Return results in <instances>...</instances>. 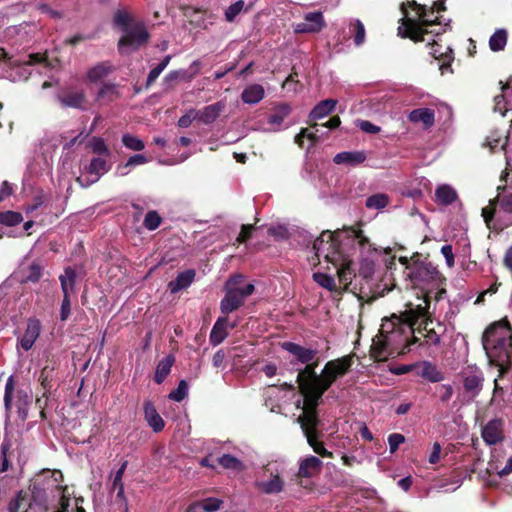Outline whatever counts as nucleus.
<instances>
[{"label":"nucleus","instance_id":"obj_23","mask_svg":"<svg viewBox=\"0 0 512 512\" xmlns=\"http://www.w3.org/2000/svg\"><path fill=\"white\" fill-rule=\"evenodd\" d=\"M482 437L489 445H495L503 440V420H490L482 429Z\"/></svg>","mask_w":512,"mask_h":512},{"label":"nucleus","instance_id":"obj_20","mask_svg":"<svg viewBox=\"0 0 512 512\" xmlns=\"http://www.w3.org/2000/svg\"><path fill=\"white\" fill-rule=\"evenodd\" d=\"M58 101L63 108L86 110L87 97L84 90L67 89L58 95Z\"/></svg>","mask_w":512,"mask_h":512},{"label":"nucleus","instance_id":"obj_64","mask_svg":"<svg viewBox=\"0 0 512 512\" xmlns=\"http://www.w3.org/2000/svg\"><path fill=\"white\" fill-rule=\"evenodd\" d=\"M354 35V43L359 46L364 43L365 40V28L363 23L360 20H355L352 23Z\"/></svg>","mask_w":512,"mask_h":512},{"label":"nucleus","instance_id":"obj_54","mask_svg":"<svg viewBox=\"0 0 512 512\" xmlns=\"http://www.w3.org/2000/svg\"><path fill=\"white\" fill-rule=\"evenodd\" d=\"M245 2L244 0H238L235 3L231 4L226 10H225V20L229 23H232L235 21L236 17L243 11Z\"/></svg>","mask_w":512,"mask_h":512},{"label":"nucleus","instance_id":"obj_60","mask_svg":"<svg viewBox=\"0 0 512 512\" xmlns=\"http://www.w3.org/2000/svg\"><path fill=\"white\" fill-rule=\"evenodd\" d=\"M71 314V300L70 296L67 295L65 284L63 283V299L61 303V309H60V320L66 321Z\"/></svg>","mask_w":512,"mask_h":512},{"label":"nucleus","instance_id":"obj_26","mask_svg":"<svg viewBox=\"0 0 512 512\" xmlns=\"http://www.w3.org/2000/svg\"><path fill=\"white\" fill-rule=\"evenodd\" d=\"M235 324H229L228 317H219L212 327L210 332L209 341L213 346L221 344L228 336L227 328H235Z\"/></svg>","mask_w":512,"mask_h":512},{"label":"nucleus","instance_id":"obj_32","mask_svg":"<svg viewBox=\"0 0 512 512\" xmlns=\"http://www.w3.org/2000/svg\"><path fill=\"white\" fill-rule=\"evenodd\" d=\"M366 158L367 156L364 151H344L336 154L333 158V161L338 165L348 164L351 166H356L363 163Z\"/></svg>","mask_w":512,"mask_h":512},{"label":"nucleus","instance_id":"obj_39","mask_svg":"<svg viewBox=\"0 0 512 512\" xmlns=\"http://www.w3.org/2000/svg\"><path fill=\"white\" fill-rule=\"evenodd\" d=\"M337 267V275L339 284L343 286L344 290H348L349 285L352 283V279L355 276L352 268L351 262L342 263L339 267Z\"/></svg>","mask_w":512,"mask_h":512},{"label":"nucleus","instance_id":"obj_57","mask_svg":"<svg viewBox=\"0 0 512 512\" xmlns=\"http://www.w3.org/2000/svg\"><path fill=\"white\" fill-rule=\"evenodd\" d=\"M122 143L126 148L134 151H141L145 147V144L141 139L131 134H124L122 137Z\"/></svg>","mask_w":512,"mask_h":512},{"label":"nucleus","instance_id":"obj_16","mask_svg":"<svg viewBox=\"0 0 512 512\" xmlns=\"http://www.w3.org/2000/svg\"><path fill=\"white\" fill-rule=\"evenodd\" d=\"M149 38L150 35L143 26H135L120 38L118 42L119 50L122 51L124 47H130L137 50L141 46L145 45L149 41Z\"/></svg>","mask_w":512,"mask_h":512},{"label":"nucleus","instance_id":"obj_30","mask_svg":"<svg viewBox=\"0 0 512 512\" xmlns=\"http://www.w3.org/2000/svg\"><path fill=\"white\" fill-rule=\"evenodd\" d=\"M196 272L194 269H187L180 272L177 277L170 281L168 288L171 293H177L183 289L188 288L194 281Z\"/></svg>","mask_w":512,"mask_h":512},{"label":"nucleus","instance_id":"obj_5","mask_svg":"<svg viewBox=\"0 0 512 512\" xmlns=\"http://www.w3.org/2000/svg\"><path fill=\"white\" fill-rule=\"evenodd\" d=\"M343 240V233L340 230L335 232L323 231L313 243L317 261L319 262L320 258L323 257L326 262L337 266V262L342 256L341 241Z\"/></svg>","mask_w":512,"mask_h":512},{"label":"nucleus","instance_id":"obj_14","mask_svg":"<svg viewBox=\"0 0 512 512\" xmlns=\"http://www.w3.org/2000/svg\"><path fill=\"white\" fill-rule=\"evenodd\" d=\"M428 325L423 329V325H418L413 329V332H409L411 338L406 343L407 352L411 350V346L418 344L419 346H438L441 343V336L435 331L434 328H430Z\"/></svg>","mask_w":512,"mask_h":512},{"label":"nucleus","instance_id":"obj_29","mask_svg":"<svg viewBox=\"0 0 512 512\" xmlns=\"http://www.w3.org/2000/svg\"><path fill=\"white\" fill-rule=\"evenodd\" d=\"M337 101L334 99H325L320 101L310 112L309 118L310 121H316L318 119H322L326 117L327 115L331 114L335 107H336ZM312 128L318 126L316 122L309 123Z\"/></svg>","mask_w":512,"mask_h":512},{"label":"nucleus","instance_id":"obj_51","mask_svg":"<svg viewBox=\"0 0 512 512\" xmlns=\"http://www.w3.org/2000/svg\"><path fill=\"white\" fill-rule=\"evenodd\" d=\"M28 502V493L20 490L8 503V512H20Z\"/></svg>","mask_w":512,"mask_h":512},{"label":"nucleus","instance_id":"obj_28","mask_svg":"<svg viewBox=\"0 0 512 512\" xmlns=\"http://www.w3.org/2000/svg\"><path fill=\"white\" fill-rule=\"evenodd\" d=\"M323 463L316 456H308L304 458L300 464L297 478H312L320 473Z\"/></svg>","mask_w":512,"mask_h":512},{"label":"nucleus","instance_id":"obj_7","mask_svg":"<svg viewBox=\"0 0 512 512\" xmlns=\"http://www.w3.org/2000/svg\"><path fill=\"white\" fill-rule=\"evenodd\" d=\"M352 366V357L344 356L334 360L328 361L320 374V399L324 393L336 382L340 377L346 375Z\"/></svg>","mask_w":512,"mask_h":512},{"label":"nucleus","instance_id":"obj_47","mask_svg":"<svg viewBox=\"0 0 512 512\" xmlns=\"http://www.w3.org/2000/svg\"><path fill=\"white\" fill-rule=\"evenodd\" d=\"M506 43L507 32L504 29L497 30L489 39V47L494 52L503 50Z\"/></svg>","mask_w":512,"mask_h":512},{"label":"nucleus","instance_id":"obj_15","mask_svg":"<svg viewBox=\"0 0 512 512\" xmlns=\"http://www.w3.org/2000/svg\"><path fill=\"white\" fill-rule=\"evenodd\" d=\"M463 388L470 399H475L483 389L484 375L481 370L474 368L461 373Z\"/></svg>","mask_w":512,"mask_h":512},{"label":"nucleus","instance_id":"obj_43","mask_svg":"<svg viewBox=\"0 0 512 512\" xmlns=\"http://www.w3.org/2000/svg\"><path fill=\"white\" fill-rule=\"evenodd\" d=\"M258 486L267 494H276L283 490L284 482L279 475H275L270 480L259 483Z\"/></svg>","mask_w":512,"mask_h":512},{"label":"nucleus","instance_id":"obj_22","mask_svg":"<svg viewBox=\"0 0 512 512\" xmlns=\"http://www.w3.org/2000/svg\"><path fill=\"white\" fill-rule=\"evenodd\" d=\"M41 329L42 325L39 319L35 317L28 319L26 330L19 340V344L23 350L29 351L33 347L40 336Z\"/></svg>","mask_w":512,"mask_h":512},{"label":"nucleus","instance_id":"obj_49","mask_svg":"<svg viewBox=\"0 0 512 512\" xmlns=\"http://www.w3.org/2000/svg\"><path fill=\"white\" fill-rule=\"evenodd\" d=\"M313 280L321 287L334 292L337 291V285L334 277L322 272H316L313 274Z\"/></svg>","mask_w":512,"mask_h":512},{"label":"nucleus","instance_id":"obj_36","mask_svg":"<svg viewBox=\"0 0 512 512\" xmlns=\"http://www.w3.org/2000/svg\"><path fill=\"white\" fill-rule=\"evenodd\" d=\"M264 95L265 91L262 85L251 84L243 90L241 99L244 103L256 104L264 98Z\"/></svg>","mask_w":512,"mask_h":512},{"label":"nucleus","instance_id":"obj_38","mask_svg":"<svg viewBox=\"0 0 512 512\" xmlns=\"http://www.w3.org/2000/svg\"><path fill=\"white\" fill-rule=\"evenodd\" d=\"M435 197L438 203L447 206L457 199V193L451 186L444 184L436 189Z\"/></svg>","mask_w":512,"mask_h":512},{"label":"nucleus","instance_id":"obj_9","mask_svg":"<svg viewBox=\"0 0 512 512\" xmlns=\"http://www.w3.org/2000/svg\"><path fill=\"white\" fill-rule=\"evenodd\" d=\"M321 399H316L310 402L308 397H304V408L302 414L298 417L297 421L301 426L305 437H310L316 434L323 433L319 430L321 421L318 417L317 407Z\"/></svg>","mask_w":512,"mask_h":512},{"label":"nucleus","instance_id":"obj_2","mask_svg":"<svg viewBox=\"0 0 512 512\" xmlns=\"http://www.w3.org/2000/svg\"><path fill=\"white\" fill-rule=\"evenodd\" d=\"M482 345L490 367L504 378L512 367V328L506 319L490 324L482 336Z\"/></svg>","mask_w":512,"mask_h":512},{"label":"nucleus","instance_id":"obj_37","mask_svg":"<svg viewBox=\"0 0 512 512\" xmlns=\"http://www.w3.org/2000/svg\"><path fill=\"white\" fill-rule=\"evenodd\" d=\"M175 362V357L172 354L167 355L157 364L154 381L157 384H161L164 382L166 377L169 375L171 368Z\"/></svg>","mask_w":512,"mask_h":512},{"label":"nucleus","instance_id":"obj_50","mask_svg":"<svg viewBox=\"0 0 512 512\" xmlns=\"http://www.w3.org/2000/svg\"><path fill=\"white\" fill-rule=\"evenodd\" d=\"M216 463L225 469H232L236 471L241 470L243 467L242 462L230 454H223L222 456L218 457L216 459Z\"/></svg>","mask_w":512,"mask_h":512},{"label":"nucleus","instance_id":"obj_59","mask_svg":"<svg viewBox=\"0 0 512 512\" xmlns=\"http://www.w3.org/2000/svg\"><path fill=\"white\" fill-rule=\"evenodd\" d=\"M118 96L116 85L113 83H104L99 89L97 98L105 99L108 98L110 101Z\"/></svg>","mask_w":512,"mask_h":512},{"label":"nucleus","instance_id":"obj_55","mask_svg":"<svg viewBox=\"0 0 512 512\" xmlns=\"http://www.w3.org/2000/svg\"><path fill=\"white\" fill-rule=\"evenodd\" d=\"M162 222L161 216L156 211H149L145 215L143 225L149 231L156 230Z\"/></svg>","mask_w":512,"mask_h":512},{"label":"nucleus","instance_id":"obj_44","mask_svg":"<svg viewBox=\"0 0 512 512\" xmlns=\"http://www.w3.org/2000/svg\"><path fill=\"white\" fill-rule=\"evenodd\" d=\"M127 466H128V461L123 460L119 469L115 472V474L113 476V481H112L111 488H110L111 492L116 491L117 492L116 494L125 493L123 476L127 469Z\"/></svg>","mask_w":512,"mask_h":512},{"label":"nucleus","instance_id":"obj_58","mask_svg":"<svg viewBox=\"0 0 512 512\" xmlns=\"http://www.w3.org/2000/svg\"><path fill=\"white\" fill-rule=\"evenodd\" d=\"M187 394L188 383L185 380H180V382L178 383V387L175 390L171 391L168 397L173 401L181 402L186 398Z\"/></svg>","mask_w":512,"mask_h":512},{"label":"nucleus","instance_id":"obj_17","mask_svg":"<svg viewBox=\"0 0 512 512\" xmlns=\"http://www.w3.org/2000/svg\"><path fill=\"white\" fill-rule=\"evenodd\" d=\"M281 348L294 356L295 361L291 360V364L299 362L301 364H308L317 358L318 350L315 348H307L291 341L281 343Z\"/></svg>","mask_w":512,"mask_h":512},{"label":"nucleus","instance_id":"obj_18","mask_svg":"<svg viewBox=\"0 0 512 512\" xmlns=\"http://www.w3.org/2000/svg\"><path fill=\"white\" fill-rule=\"evenodd\" d=\"M439 271L431 262L415 266L408 277L414 284H429L435 282L439 278Z\"/></svg>","mask_w":512,"mask_h":512},{"label":"nucleus","instance_id":"obj_56","mask_svg":"<svg viewBox=\"0 0 512 512\" xmlns=\"http://www.w3.org/2000/svg\"><path fill=\"white\" fill-rule=\"evenodd\" d=\"M90 147L92 148V151L98 154L99 156L110 157L111 155V152L108 149L103 138L93 137L90 143Z\"/></svg>","mask_w":512,"mask_h":512},{"label":"nucleus","instance_id":"obj_48","mask_svg":"<svg viewBox=\"0 0 512 512\" xmlns=\"http://www.w3.org/2000/svg\"><path fill=\"white\" fill-rule=\"evenodd\" d=\"M187 79V72L185 70L170 71L163 79L165 91L173 90L177 81Z\"/></svg>","mask_w":512,"mask_h":512},{"label":"nucleus","instance_id":"obj_42","mask_svg":"<svg viewBox=\"0 0 512 512\" xmlns=\"http://www.w3.org/2000/svg\"><path fill=\"white\" fill-rule=\"evenodd\" d=\"M76 270L68 266L64 269V274H61L59 276V281L61 284V290L63 291V283L65 284V289L67 292V295L70 296V293L74 291L75 285H76Z\"/></svg>","mask_w":512,"mask_h":512},{"label":"nucleus","instance_id":"obj_45","mask_svg":"<svg viewBox=\"0 0 512 512\" xmlns=\"http://www.w3.org/2000/svg\"><path fill=\"white\" fill-rule=\"evenodd\" d=\"M390 202V198L387 194L377 193L369 196L366 199L365 205L368 209L380 210L385 208Z\"/></svg>","mask_w":512,"mask_h":512},{"label":"nucleus","instance_id":"obj_31","mask_svg":"<svg viewBox=\"0 0 512 512\" xmlns=\"http://www.w3.org/2000/svg\"><path fill=\"white\" fill-rule=\"evenodd\" d=\"M292 109L287 103H281L275 106L268 116V124L273 126L274 130H279L284 120L290 115Z\"/></svg>","mask_w":512,"mask_h":512},{"label":"nucleus","instance_id":"obj_6","mask_svg":"<svg viewBox=\"0 0 512 512\" xmlns=\"http://www.w3.org/2000/svg\"><path fill=\"white\" fill-rule=\"evenodd\" d=\"M305 367L299 370L297 375V383L299 392L303 397H308L310 402L320 399L318 388L320 385V374H317L316 368L319 365V358L304 364Z\"/></svg>","mask_w":512,"mask_h":512},{"label":"nucleus","instance_id":"obj_25","mask_svg":"<svg viewBox=\"0 0 512 512\" xmlns=\"http://www.w3.org/2000/svg\"><path fill=\"white\" fill-rule=\"evenodd\" d=\"M144 418L149 427L156 433L161 432L165 427L163 418L159 415L155 405L151 400H145L143 403Z\"/></svg>","mask_w":512,"mask_h":512},{"label":"nucleus","instance_id":"obj_12","mask_svg":"<svg viewBox=\"0 0 512 512\" xmlns=\"http://www.w3.org/2000/svg\"><path fill=\"white\" fill-rule=\"evenodd\" d=\"M58 367L59 363L56 360L48 359L40 370L37 381L42 391H44V396L53 394L59 386Z\"/></svg>","mask_w":512,"mask_h":512},{"label":"nucleus","instance_id":"obj_3","mask_svg":"<svg viewBox=\"0 0 512 512\" xmlns=\"http://www.w3.org/2000/svg\"><path fill=\"white\" fill-rule=\"evenodd\" d=\"M407 5L415 10H417L419 19L409 18L408 12L402 4V12L404 14V18L401 19L402 25L404 28H398V35L402 38H409L414 42H423L425 41L424 36L428 33H434V31H429L428 27L439 24V18L435 17V19L431 20L428 18L426 5L418 4L415 0L408 1ZM442 32L437 31L435 35H440Z\"/></svg>","mask_w":512,"mask_h":512},{"label":"nucleus","instance_id":"obj_21","mask_svg":"<svg viewBox=\"0 0 512 512\" xmlns=\"http://www.w3.org/2000/svg\"><path fill=\"white\" fill-rule=\"evenodd\" d=\"M414 374L431 383L441 382L444 379V374L437 366L426 360L415 363Z\"/></svg>","mask_w":512,"mask_h":512},{"label":"nucleus","instance_id":"obj_13","mask_svg":"<svg viewBox=\"0 0 512 512\" xmlns=\"http://www.w3.org/2000/svg\"><path fill=\"white\" fill-rule=\"evenodd\" d=\"M45 274V266L39 260L22 262L14 272L16 280L22 284H37Z\"/></svg>","mask_w":512,"mask_h":512},{"label":"nucleus","instance_id":"obj_24","mask_svg":"<svg viewBox=\"0 0 512 512\" xmlns=\"http://www.w3.org/2000/svg\"><path fill=\"white\" fill-rule=\"evenodd\" d=\"M305 23L297 25L296 31L301 33H317L320 32L325 26V20L322 12H310L304 17Z\"/></svg>","mask_w":512,"mask_h":512},{"label":"nucleus","instance_id":"obj_41","mask_svg":"<svg viewBox=\"0 0 512 512\" xmlns=\"http://www.w3.org/2000/svg\"><path fill=\"white\" fill-rule=\"evenodd\" d=\"M112 72V66L108 62H101L90 68L87 72V78L91 82H97Z\"/></svg>","mask_w":512,"mask_h":512},{"label":"nucleus","instance_id":"obj_46","mask_svg":"<svg viewBox=\"0 0 512 512\" xmlns=\"http://www.w3.org/2000/svg\"><path fill=\"white\" fill-rule=\"evenodd\" d=\"M171 59H172L171 55H166L156 67L151 69V71L149 72L148 77L146 79V84H145L146 89H148L152 84L155 83V81L157 80L159 75L168 66Z\"/></svg>","mask_w":512,"mask_h":512},{"label":"nucleus","instance_id":"obj_61","mask_svg":"<svg viewBox=\"0 0 512 512\" xmlns=\"http://www.w3.org/2000/svg\"><path fill=\"white\" fill-rule=\"evenodd\" d=\"M223 504V501L219 498H206L200 502V507L205 512H215L218 511Z\"/></svg>","mask_w":512,"mask_h":512},{"label":"nucleus","instance_id":"obj_35","mask_svg":"<svg viewBox=\"0 0 512 512\" xmlns=\"http://www.w3.org/2000/svg\"><path fill=\"white\" fill-rule=\"evenodd\" d=\"M223 107L224 105L221 102L208 105L202 110L197 111V118L204 124H211L218 118L220 112L223 110Z\"/></svg>","mask_w":512,"mask_h":512},{"label":"nucleus","instance_id":"obj_52","mask_svg":"<svg viewBox=\"0 0 512 512\" xmlns=\"http://www.w3.org/2000/svg\"><path fill=\"white\" fill-rule=\"evenodd\" d=\"M23 221V216L19 212L5 211L0 212V224L6 226H16Z\"/></svg>","mask_w":512,"mask_h":512},{"label":"nucleus","instance_id":"obj_40","mask_svg":"<svg viewBox=\"0 0 512 512\" xmlns=\"http://www.w3.org/2000/svg\"><path fill=\"white\" fill-rule=\"evenodd\" d=\"M324 436L323 433L316 434L310 437H307V443L309 446L313 449V451L318 454L319 456L323 458H333V453L331 451H328L325 446L324 442L321 441V438Z\"/></svg>","mask_w":512,"mask_h":512},{"label":"nucleus","instance_id":"obj_53","mask_svg":"<svg viewBox=\"0 0 512 512\" xmlns=\"http://www.w3.org/2000/svg\"><path fill=\"white\" fill-rule=\"evenodd\" d=\"M498 205H499V194L496 197H494L493 199H491L489 201V204L482 209V217L484 218V221L487 224V226H489L490 222L493 221L495 213H496V208Z\"/></svg>","mask_w":512,"mask_h":512},{"label":"nucleus","instance_id":"obj_4","mask_svg":"<svg viewBox=\"0 0 512 512\" xmlns=\"http://www.w3.org/2000/svg\"><path fill=\"white\" fill-rule=\"evenodd\" d=\"M3 404L7 418L10 417L12 410L15 409L17 417L21 421L24 422L27 420L32 404V395L27 389L16 387V381L13 375L9 376L6 381Z\"/></svg>","mask_w":512,"mask_h":512},{"label":"nucleus","instance_id":"obj_63","mask_svg":"<svg viewBox=\"0 0 512 512\" xmlns=\"http://www.w3.org/2000/svg\"><path fill=\"white\" fill-rule=\"evenodd\" d=\"M52 395L53 394H48L47 396H44V391H42L41 395L36 396L35 404L40 410L39 414L42 420L47 418L46 408L48 407V402Z\"/></svg>","mask_w":512,"mask_h":512},{"label":"nucleus","instance_id":"obj_1","mask_svg":"<svg viewBox=\"0 0 512 512\" xmlns=\"http://www.w3.org/2000/svg\"><path fill=\"white\" fill-rule=\"evenodd\" d=\"M63 482L60 470H42L32 484L29 508L33 512H48L50 508H57L54 512H68L70 498Z\"/></svg>","mask_w":512,"mask_h":512},{"label":"nucleus","instance_id":"obj_11","mask_svg":"<svg viewBox=\"0 0 512 512\" xmlns=\"http://www.w3.org/2000/svg\"><path fill=\"white\" fill-rule=\"evenodd\" d=\"M224 291L225 295L220 302V311L227 317V315L244 305L246 298L254 293L255 286L252 283H248L243 286L242 290L233 288Z\"/></svg>","mask_w":512,"mask_h":512},{"label":"nucleus","instance_id":"obj_62","mask_svg":"<svg viewBox=\"0 0 512 512\" xmlns=\"http://www.w3.org/2000/svg\"><path fill=\"white\" fill-rule=\"evenodd\" d=\"M114 512H129L128 500L125 493L116 494L111 504Z\"/></svg>","mask_w":512,"mask_h":512},{"label":"nucleus","instance_id":"obj_34","mask_svg":"<svg viewBox=\"0 0 512 512\" xmlns=\"http://www.w3.org/2000/svg\"><path fill=\"white\" fill-rule=\"evenodd\" d=\"M343 233V239L356 241L361 249L371 248V243L368 237L364 235V232L360 228L348 227L344 230H340Z\"/></svg>","mask_w":512,"mask_h":512},{"label":"nucleus","instance_id":"obj_19","mask_svg":"<svg viewBox=\"0 0 512 512\" xmlns=\"http://www.w3.org/2000/svg\"><path fill=\"white\" fill-rule=\"evenodd\" d=\"M377 340L374 339L370 348V356L375 361H385L388 357L397 353L399 344L394 343L392 341H386V338H381L380 336H376Z\"/></svg>","mask_w":512,"mask_h":512},{"label":"nucleus","instance_id":"obj_27","mask_svg":"<svg viewBox=\"0 0 512 512\" xmlns=\"http://www.w3.org/2000/svg\"><path fill=\"white\" fill-rule=\"evenodd\" d=\"M108 157L105 156H98L91 159L89 165L85 166V170L90 173L96 175V178L92 180L91 182H87L86 184H83L81 181V178H78L77 181L82 186H88L91 183H94L99 180V178L107 173L110 170L111 165L107 161Z\"/></svg>","mask_w":512,"mask_h":512},{"label":"nucleus","instance_id":"obj_10","mask_svg":"<svg viewBox=\"0 0 512 512\" xmlns=\"http://www.w3.org/2000/svg\"><path fill=\"white\" fill-rule=\"evenodd\" d=\"M423 303L424 305L418 304L415 308H409L401 314L408 332H413V329L418 325H423V329H425L432 323V315L429 312L430 297L428 295L424 296Z\"/></svg>","mask_w":512,"mask_h":512},{"label":"nucleus","instance_id":"obj_33","mask_svg":"<svg viewBox=\"0 0 512 512\" xmlns=\"http://www.w3.org/2000/svg\"><path fill=\"white\" fill-rule=\"evenodd\" d=\"M408 119L412 123H423L425 128H430L435 122V113L430 108H417L410 112Z\"/></svg>","mask_w":512,"mask_h":512},{"label":"nucleus","instance_id":"obj_8","mask_svg":"<svg viewBox=\"0 0 512 512\" xmlns=\"http://www.w3.org/2000/svg\"><path fill=\"white\" fill-rule=\"evenodd\" d=\"M409 332L407 331L403 317L393 316L392 319L385 320L379 330L378 336L386 338V341H392L401 345L399 354L407 353L406 343L409 341Z\"/></svg>","mask_w":512,"mask_h":512}]
</instances>
